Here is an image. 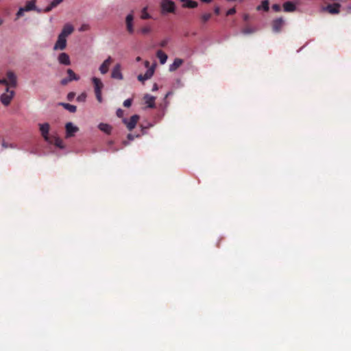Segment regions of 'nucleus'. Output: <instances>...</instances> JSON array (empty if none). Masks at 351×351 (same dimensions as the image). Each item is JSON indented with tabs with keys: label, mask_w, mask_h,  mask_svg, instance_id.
Masks as SVG:
<instances>
[{
	"label": "nucleus",
	"mask_w": 351,
	"mask_h": 351,
	"mask_svg": "<svg viewBox=\"0 0 351 351\" xmlns=\"http://www.w3.org/2000/svg\"><path fill=\"white\" fill-rule=\"evenodd\" d=\"M66 72H67V75H69V77H67V79L74 80L75 81L80 80V77H78V75H77L71 69H67V71Z\"/></svg>",
	"instance_id": "obj_28"
},
{
	"label": "nucleus",
	"mask_w": 351,
	"mask_h": 351,
	"mask_svg": "<svg viewBox=\"0 0 351 351\" xmlns=\"http://www.w3.org/2000/svg\"><path fill=\"white\" fill-rule=\"evenodd\" d=\"M132 105V99H127L123 101V106L125 108H130V106Z\"/></svg>",
	"instance_id": "obj_33"
},
{
	"label": "nucleus",
	"mask_w": 351,
	"mask_h": 351,
	"mask_svg": "<svg viewBox=\"0 0 351 351\" xmlns=\"http://www.w3.org/2000/svg\"><path fill=\"white\" fill-rule=\"evenodd\" d=\"M182 3V8H187L189 9H195L198 6V3L192 0H179Z\"/></svg>",
	"instance_id": "obj_17"
},
{
	"label": "nucleus",
	"mask_w": 351,
	"mask_h": 351,
	"mask_svg": "<svg viewBox=\"0 0 351 351\" xmlns=\"http://www.w3.org/2000/svg\"><path fill=\"white\" fill-rule=\"evenodd\" d=\"M146 10H147L146 8H144L143 9H142L141 19H143V20L150 19V14H149L146 12Z\"/></svg>",
	"instance_id": "obj_31"
},
{
	"label": "nucleus",
	"mask_w": 351,
	"mask_h": 351,
	"mask_svg": "<svg viewBox=\"0 0 351 351\" xmlns=\"http://www.w3.org/2000/svg\"><path fill=\"white\" fill-rule=\"evenodd\" d=\"M158 90V85L156 84H154V86H152V91H156Z\"/></svg>",
	"instance_id": "obj_47"
},
{
	"label": "nucleus",
	"mask_w": 351,
	"mask_h": 351,
	"mask_svg": "<svg viewBox=\"0 0 351 351\" xmlns=\"http://www.w3.org/2000/svg\"><path fill=\"white\" fill-rule=\"evenodd\" d=\"M256 10H263L264 11H268L269 10V1L268 0H265L262 1V4L261 5L256 7Z\"/></svg>",
	"instance_id": "obj_29"
},
{
	"label": "nucleus",
	"mask_w": 351,
	"mask_h": 351,
	"mask_svg": "<svg viewBox=\"0 0 351 351\" xmlns=\"http://www.w3.org/2000/svg\"><path fill=\"white\" fill-rule=\"evenodd\" d=\"M157 58L158 59H159L160 63H161L162 64H164L166 62L167 59L168 58L166 53L161 50H158Z\"/></svg>",
	"instance_id": "obj_24"
},
{
	"label": "nucleus",
	"mask_w": 351,
	"mask_h": 351,
	"mask_svg": "<svg viewBox=\"0 0 351 351\" xmlns=\"http://www.w3.org/2000/svg\"><path fill=\"white\" fill-rule=\"evenodd\" d=\"M92 83H93V86H95L96 99H97L99 102H101V89L104 88V84L99 79L96 78L95 77L92 78Z\"/></svg>",
	"instance_id": "obj_2"
},
{
	"label": "nucleus",
	"mask_w": 351,
	"mask_h": 351,
	"mask_svg": "<svg viewBox=\"0 0 351 351\" xmlns=\"http://www.w3.org/2000/svg\"><path fill=\"white\" fill-rule=\"evenodd\" d=\"M235 14V9L234 8H230L228 9V12H226V16H230Z\"/></svg>",
	"instance_id": "obj_37"
},
{
	"label": "nucleus",
	"mask_w": 351,
	"mask_h": 351,
	"mask_svg": "<svg viewBox=\"0 0 351 351\" xmlns=\"http://www.w3.org/2000/svg\"><path fill=\"white\" fill-rule=\"evenodd\" d=\"M160 8L162 15L175 13V3L172 0H162Z\"/></svg>",
	"instance_id": "obj_1"
},
{
	"label": "nucleus",
	"mask_w": 351,
	"mask_h": 351,
	"mask_svg": "<svg viewBox=\"0 0 351 351\" xmlns=\"http://www.w3.org/2000/svg\"><path fill=\"white\" fill-rule=\"evenodd\" d=\"M116 115H117L118 117H122L123 110L120 108L118 109L117 111H116Z\"/></svg>",
	"instance_id": "obj_41"
},
{
	"label": "nucleus",
	"mask_w": 351,
	"mask_h": 351,
	"mask_svg": "<svg viewBox=\"0 0 351 351\" xmlns=\"http://www.w3.org/2000/svg\"><path fill=\"white\" fill-rule=\"evenodd\" d=\"M272 10H274V12H278L280 11V5L278 4H274V5H272Z\"/></svg>",
	"instance_id": "obj_36"
},
{
	"label": "nucleus",
	"mask_w": 351,
	"mask_h": 351,
	"mask_svg": "<svg viewBox=\"0 0 351 351\" xmlns=\"http://www.w3.org/2000/svg\"><path fill=\"white\" fill-rule=\"evenodd\" d=\"M247 20H248V14L244 15V21H247Z\"/></svg>",
	"instance_id": "obj_51"
},
{
	"label": "nucleus",
	"mask_w": 351,
	"mask_h": 351,
	"mask_svg": "<svg viewBox=\"0 0 351 351\" xmlns=\"http://www.w3.org/2000/svg\"><path fill=\"white\" fill-rule=\"evenodd\" d=\"M214 14L219 15L220 14V8L219 7H215L214 8Z\"/></svg>",
	"instance_id": "obj_43"
},
{
	"label": "nucleus",
	"mask_w": 351,
	"mask_h": 351,
	"mask_svg": "<svg viewBox=\"0 0 351 351\" xmlns=\"http://www.w3.org/2000/svg\"><path fill=\"white\" fill-rule=\"evenodd\" d=\"M99 130L104 132V133L110 134V132H112V127L105 123H101L99 124Z\"/></svg>",
	"instance_id": "obj_22"
},
{
	"label": "nucleus",
	"mask_w": 351,
	"mask_h": 351,
	"mask_svg": "<svg viewBox=\"0 0 351 351\" xmlns=\"http://www.w3.org/2000/svg\"><path fill=\"white\" fill-rule=\"evenodd\" d=\"M74 97V93H69V95H67V99H69V100H71L72 99H73Z\"/></svg>",
	"instance_id": "obj_44"
},
{
	"label": "nucleus",
	"mask_w": 351,
	"mask_h": 351,
	"mask_svg": "<svg viewBox=\"0 0 351 351\" xmlns=\"http://www.w3.org/2000/svg\"><path fill=\"white\" fill-rule=\"evenodd\" d=\"M73 32V27L71 24H66L64 27H63V29H62L61 33H60L59 37H64L69 36L70 34Z\"/></svg>",
	"instance_id": "obj_14"
},
{
	"label": "nucleus",
	"mask_w": 351,
	"mask_h": 351,
	"mask_svg": "<svg viewBox=\"0 0 351 351\" xmlns=\"http://www.w3.org/2000/svg\"><path fill=\"white\" fill-rule=\"evenodd\" d=\"M66 138H70L78 132V128L72 123H66L65 125Z\"/></svg>",
	"instance_id": "obj_6"
},
{
	"label": "nucleus",
	"mask_w": 351,
	"mask_h": 351,
	"mask_svg": "<svg viewBox=\"0 0 351 351\" xmlns=\"http://www.w3.org/2000/svg\"><path fill=\"white\" fill-rule=\"evenodd\" d=\"M111 77L117 80H122L121 65L119 63L114 66L111 73Z\"/></svg>",
	"instance_id": "obj_7"
},
{
	"label": "nucleus",
	"mask_w": 351,
	"mask_h": 351,
	"mask_svg": "<svg viewBox=\"0 0 351 351\" xmlns=\"http://www.w3.org/2000/svg\"><path fill=\"white\" fill-rule=\"evenodd\" d=\"M226 1H228V2H232V1L242 2V0H226Z\"/></svg>",
	"instance_id": "obj_49"
},
{
	"label": "nucleus",
	"mask_w": 351,
	"mask_h": 351,
	"mask_svg": "<svg viewBox=\"0 0 351 351\" xmlns=\"http://www.w3.org/2000/svg\"><path fill=\"white\" fill-rule=\"evenodd\" d=\"M9 83V87L15 88L17 85V80H16V75L13 71L7 72V78H5Z\"/></svg>",
	"instance_id": "obj_12"
},
{
	"label": "nucleus",
	"mask_w": 351,
	"mask_h": 351,
	"mask_svg": "<svg viewBox=\"0 0 351 351\" xmlns=\"http://www.w3.org/2000/svg\"><path fill=\"white\" fill-rule=\"evenodd\" d=\"M212 18V13H204L200 15L199 19L202 24L206 23Z\"/></svg>",
	"instance_id": "obj_27"
},
{
	"label": "nucleus",
	"mask_w": 351,
	"mask_h": 351,
	"mask_svg": "<svg viewBox=\"0 0 351 351\" xmlns=\"http://www.w3.org/2000/svg\"><path fill=\"white\" fill-rule=\"evenodd\" d=\"M138 137V135H134L132 134H128V139H129L130 141H133L134 139V138H137Z\"/></svg>",
	"instance_id": "obj_40"
},
{
	"label": "nucleus",
	"mask_w": 351,
	"mask_h": 351,
	"mask_svg": "<svg viewBox=\"0 0 351 351\" xmlns=\"http://www.w3.org/2000/svg\"><path fill=\"white\" fill-rule=\"evenodd\" d=\"M39 131L45 142H51V137L49 136V124L48 123H39Z\"/></svg>",
	"instance_id": "obj_4"
},
{
	"label": "nucleus",
	"mask_w": 351,
	"mask_h": 351,
	"mask_svg": "<svg viewBox=\"0 0 351 351\" xmlns=\"http://www.w3.org/2000/svg\"><path fill=\"white\" fill-rule=\"evenodd\" d=\"M58 62L61 64L70 65L69 56L66 53H60L59 56H58Z\"/></svg>",
	"instance_id": "obj_16"
},
{
	"label": "nucleus",
	"mask_w": 351,
	"mask_h": 351,
	"mask_svg": "<svg viewBox=\"0 0 351 351\" xmlns=\"http://www.w3.org/2000/svg\"><path fill=\"white\" fill-rule=\"evenodd\" d=\"M284 23L285 21H283L282 18L276 19L272 21V30L275 32H280Z\"/></svg>",
	"instance_id": "obj_13"
},
{
	"label": "nucleus",
	"mask_w": 351,
	"mask_h": 351,
	"mask_svg": "<svg viewBox=\"0 0 351 351\" xmlns=\"http://www.w3.org/2000/svg\"><path fill=\"white\" fill-rule=\"evenodd\" d=\"M73 81H74V80H71L69 78H64L61 80V84H62V86H66V84H68L69 83H70Z\"/></svg>",
	"instance_id": "obj_32"
},
{
	"label": "nucleus",
	"mask_w": 351,
	"mask_h": 351,
	"mask_svg": "<svg viewBox=\"0 0 351 351\" xmlns=\"http://www.w3.org/2000/svg\"><path fill=\"white\" fill-rule=\"evenodd\" d=\"M152 32V27L149 26H145L140 29L139 32L143 35H147Z\"/></svg>",
	"instance_id": "obj_30"
},
{
	"label": "nucleus",
	"mask_w": 351,
	"mask_h": 351,
	"mask_svg": "<svg viewBox=\"0 0 351 351\" xmlns=\"http://www.w3.org/2000/svg\"><path fill=\"white\" fill-rule=\"evenodd\" d=\"M167 44H168V40L165 39V40H162L161 43H160V47H166V45Z\"/></svg>",
	"instance_id": "obj_38"
},
{
	"label": "nucleus",
	"mask_w": 351,
	"mask_h": 351,
	"mask_svg": "<svg viewBox=\"0 0 351 351\" xmlns=\"http://www.w3.org/2000/svg\"><path fill=\"white\" fill-rule=\"evenodd\" d=\"M252 32H253V29L250 27H246V28L242 29V33H243L244 34H252Z\"/></svg>",
	"instance_id": "obj_34"
},
{
	"label": "nucleus",
	"mask_w": 351,
	"mask_h": 351,
	"mask_svg": "<svg viewBox=\"0 0 351 351\" xmlns=\"http://www.w3.org/2000/svg\"><path fill=\"white\" fill-rule=\"evenodd\" d=\"M60 105L63 106L66 110H68L71 113H75L76 112V106L73 104H70L69 103H61Z\"/></svg>",
	"instance_id": "obj_25"
},
{
	"label": "nucleus",
	"mask_w": 351,
	"mask_h": 351,
	"mask_svg": "<svg viewBox=\"0 0 351 351\" xmlns=\"http://www.w3.org/2000/svg\"><path fill=\"white\" fill-rule=\"evenodd\" d=\"M26 12L23 9H19V12L16 13V18L19 19L23 16V12Z\"/></svg>",
	"instance_id": "obj_35"
},
{
	"label": "nucleus",
	"mask_w": 351,
	"mask_h": 351,
	"mask_svg": "<svg viewBox=\"0 0 351 351\" xmlns=\"http://www.w3.org/2000/svg\"><path fill=\"white\" fill-rule=\"evenodd\" d=\"M140 60H141V58L140 57H137V58H136V61L139 62Z\"/></svg>",
	"instance_id": "obj_52"
},
{
	"label": "nucleus",
	"mask_w": 351,
	"mask_h": 351,
	"mask_svg": "<svg viewBox=\"0 0 351 351\" xmlns=\"http://www.w3.org/2000/svg\"><path fill=\"white\" fill-rule=\"evenodd\" d=\"M138 115H133L130 118L129 121H126V119L123 120V123L127 125L128 130L130 131H132L136 125V123H138Z\"/></svg>",
	"instance_id": "obj_9"
},
{
	"label": "nucleus",
	"mask_w": 351,
	"mask_h": 351,
	"mask_svg": "<svg viewBox=\"0 0 351 351\" xmlns=\"http://www.w3.org/2000/svg\"><path fill=\"white\" fill-rule=\"evenodd\" d=\"M0 84H4L5 85V86H7V88H10L9 87V83L8 82V81L6 80H1L0 79Z\"/></svg>",
	"instance_id": "obj_39"
},
{
	"label": "nucleus",
	"mask_w": 351,
	"mask_h": 351,
	"mask_svg": "<svg viewBox=\"0 0 351 351\" xmlns=\"http://www.w3.org/2000/svg\"><path fill=\"white\" fill-rule=\"evenodd\" d=\"M86 95L84 94H82L80 96L77 97V99H79V101H84Z\"/></svg>",
	"instance_id": "obj_45"
},
{
	"label": "nucleus",
	"mask_w": 351,
	"mask_h": 351,
	"mask_svg": "<svg viewBox=\"0 0 351 351\" xmlns=\"http://www.w3.org/2000/svg\"><path fill=\"white\" fill-rule=\"evenodd\" d=\"M339 8H341V5L336 3L325 7V10L331 14H337L339 12Z\"/></svg>",
	"instance_id": "obj_15"
},
{
	"label": "nucleus",
	"mask_w": 351,
	"mask_h": 351,
	"mask_svg": "<svg viewBox=\"0 0 351 351\" xmlns=\"http://www.w3.org/2000/svg\"><path fill=\"white\" fill-rule=\"evenodd\" d=\"M88 28V25H82L81 27H80V31H86Z\"/></svg>",
	"instance_id": "obj_42"
},
{
	"label": "nucleus",
	"mask_w": 351,
	"mask_h": 351,
	"mask_svg": "<svg viewBox=\"0 0 351 351\" xmlns=\"http://www.w3.org/2000/svg\"><path fill=\"white\" fill-rule=\"evenodd\" d=\"M282 8H284V11L286 12H293L295 10V4L291 1L284 3Z\"/></svg>",
	"instance_id": "obj_20"
},
{
	"label": "nucleus",
	"mask_w": 351,
	"mask_h": 351,
	"mask_svg": "<svg viewBox=\"0 0 351 351\" xmlns=\"http://www.w3.org/2000/svg\"><path fill=\"white\" fill-rule=\"evenodd\" d=\"M3 21H2L1 18H0V25H1V24H2V23H3Z\"/></svg>",
	"instance_id": "obj_53"
},
{
	"label": "nucleus",
	"mask_w": 351,
	"mask_h": 351,
	"mask_svg": "<svg viewBox=\"0 0 351 351\" xmlns=\"http://www.w3.org/2000/svg\"><path fill=\"white\" fill-rule=\"evenodd\" d=\"M1 146H3V148L7 149L8 147H12L11 145H8L5 142H3V144H1Z\"/></svg>",
	"instance_id": "obj_46"
},
{
	"label": "nucleus",
	"mask_w": 351,
	"mask_h": 351,
	"mask_svg": "<svg viewBox=\"0 0 351 351\" xmlns=\"http://www.w3.org/2000/svg\"><path fill=\"white\" fill-rule=\"evenodd\" d=\"M62 0H53V1H51V4H49V5L47 7V8H45V12H49L51 11V10L53 8L58 6V5H59L60 3H62Z\"/></svg>",
	"instance_id": "obj_26"
},
{
	"label": "nucleus",
	"mask_w": 351,
	"mask_h": 351,
	"mask_svg": "<svg viewBox=\"0 0 351 351\" xmlns=\"http://www.w3.org/2000/svg\"><path fill=\"white\" fill-rule=\"evenodd\" d=\"M51 141L47 142L49 144H53L56 147H59L60 149H64V144H62V141L58 136H51Z\"/></svg>",
	"instance_id": "obj_18"
},
{
	"label": "nucleus",
	"mask_w": 351,
	"mask_h": 351,
	"mask_svg": "<svg viewBox=\"0 0 351 351\" xmlns=\"http://www.w3.org/2000/svg\"><path fill=\"white\" fill-rule=\"evenodd\" d=\"M200 1L204 3H209L213 1V0H200Z\"/></svg>",
	"instance_id": "obj_48"
},
{
	"label": "nucleus",
	"mask_w": 351,
	"mask_h": 351,
	"mask_svg": "<svg viewBox=\"0 0 351 351\" xmlns=\"http://www.w3.org/2000/svg\"><path fill=\"white\" fill-rule=\"evenodd\" d=\"M14 97V90H10L9 87L5 88V93L1 94V102L3 106H8L10 104V101L13 99Z\"/></svg>",
	"instance_id": "obj_3"
},
{
	"label": "nucleus",
	"mask_w": 351,
	"mask_h": 351,
	"mask_svg": "<svg viewBox=\"0 0 351 351\" xmlns=\"http://www.w3.org/2000/svg\"><path fill=\"white\" fill-rule=\"evenodd\" d=\"M182 62L183 61L180 58L174 59L173 63L169 66V71L171 72L176 71L182 64Z\"/></svg>",
	"instance_id": "obj_19"
},
{
	"label": "nucleus",
	"mask_w": 351,
	"mask_h": 351,
	"mask_svg": "<svg viewBox=\"0 0 351 351\" xmlns=\"http://www.w3.org/2000/svg\"><path fill=\"white\" fill-rule=\"evenodd\" d=\"M35 1L32 0L30 1H27V4H25V6L24 8H19V10H23L25 11H31L35 10Z\"/></svg>",
	"instance_id": "obj_23"
},
{
	"label": "nucleus",
	"mask_w": 351,
	"mask_h": 351,
	"mask_svg": "<svg viewBox=\"0 0 351 351\" xmlns=\"http://www.w3.org/2000/svg\"><path fill=\"white\" fill-rule=\"evenodd\" d=\"M144 65H145V67L148 68L149 67V62L147 60L145 62H144Z\"/></svg>",
	"instance_id": "obj_50"
},
{
	"label": "nucleus",
	"mask_w": 351,
	"mask_h": 351,
	"mask_svg": "<svg viewBox=\"0 0 351 351\" xmlns=\"http://www.w3.org/2000/svg\"><path fill=\"white\" fill-rule=\"evenodd\" d=\"M144 100H145V104H147V107L150 108H154V101L156 100L154 97L146 95L144 96Z\"/></svg>",
	"instance_id": "obj_21"
},
{
	"label": "nucleus",
	"mask_w": 351,
	"mask_h": 351,
	"mask_svg": "<svg viewBox=\"0 0 351 351\" xmlns=\"http://www.w3.org/2000/svg\"><path fill=\"white\" fill-rule=\"evenodd\" d=\"M66 48V37L58 36L57 42L53 45V50H64Z\"/></svg>",
	"instance_id": "obj_11"
},
{
	"label": "nucleus",
	"mask_w": 351,
	"mask_h": 351,
	"mask_svg": "<svg viewBox=\"0 0 351 351\" xmlns=\"http://www.w3.org/2000/svg\"><path fill=\"white\" fill-rule=\"evenodd\" d=\"M154 73V69L153 67L148 68L147 71H146L144 74H139L138 75L137 79L139 82L143 83L145 81L152 78L153 73Z\"/></svg>",
	"instance_id": "obj_8"
},
{
	"label": "nucleus",
	"mask_w": 351,
	"mask_h": 351,
	"mask_svg": "<svg viewBox=\"0 0 351 351\" xmlns=\"http://www.w3.org/2000/svg\"><path fill=\"white\" fill-rule=\"evenodd\" d=\"M112 62V59L111 57H108V58L105 60H104L103 63H101V66H99V72H101V74L104 75L108 73V68L110 67V65Z\"/></svg>",
	"instance_id": "obj_10"
},
{
	"label": "nucleus",
	"mask_w": 351,
	"mask_h": 351,
	"mask_svg": "<svg viewBox=\"0 0 351 351\" xmlns=\"http://www.w3.org/2000/svg\"><path fill=\"white\" fill-rule=\"evenodd\" d=\"M125 28H127V32L130 35L134 34V14L132 12L128 14L127 17H125Z\"/></svg>",
	"instance_id": "obj_5"
}]
</instances>
